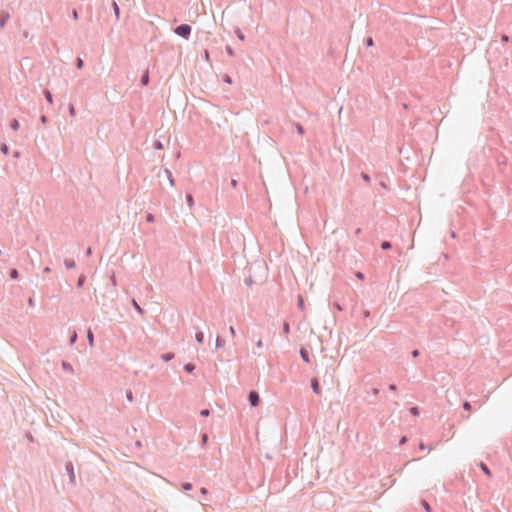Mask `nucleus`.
<instances>
[{
  "instance_id": "nucleus-32",
  "label": "nucleus",
  "mask_w": 512,
  "mask_h": 512,
  "mask_svg": "<svg viewBox=\"0 0 512 512\" xmlns=\"http://www.w3.org/2000/svg\"><path fill=\"white\" fill-rule=\"evenodd\" d=\"M365 45H366L367 47H371V46H373V45H374V40H373V38H372V37H367V38L365 39Z\"/></svg>"
},
{
  "instance_id": "nucleus-56",
  "label": "nucleus",
  "mask_w": 512,
  "mask_h": 512,
  "mask_svg": "<svg viewBox=\"0 0 512 512\" xmlns=\"http://www.w3.org/2000/svg\"><path fill=\"white\" fill-rule=\"evenodd\" d=\"M13 157L19 158L20 157V152L19 151H14Z\"/></svg>"
},
{
  "instance_id": "nucleus-43",
  "label": "nucleus",
  "mask_w": 512,
  "mask_h": 512,
  "mask_svg": "<svg viewBox=\"0 0 512 512\" xmlns=\"http://www.w3.org/2000/svg\"><path fill=\"white\" fill-rule=\"evenodd\" d=\"M40 122L41 124L45 125L48 122V117L46 115H41Z\"/></svg>"
},
{
  "instance_id": "nucleus-3",
  "label": "nucleus",
  "mask_w": 512,
  "mask_h": 512,
  "mask_svg": "<svg viewBox=\"0 0 512 512\" xmlns=\"http://www.w3.org/2000/svg\"><path fill=\"white\" fill-rule=\"evenodd\" d=\"M248 401L252 407H257L260 403V396L258 392L251 390L248 394Z\"/></svg>"
},
{
  "instance_id": "nucleus-51",
  "label": "nucleus",
  "mask_w": 512,
  "mask_h": 512,
  "mask_svg": "<svg viewBox=\"0 0 512 512\" xmlns=\"http://www.w3.org/2000/svg\"><path fill=\"white\" fill-rule=\"evenodd\" d=\"M389 390H391V391H396V390H397V385H396V384H393V383H392V384H390V385H389Z\"/></svg>"
},
{
  "instance_id": "nucleus-4",
  "label": "nucleus",
  "mask_w": 512,
  "mask_h": 512,
  "mask_svg": "<svg viewBox=\"0 0 512 512\" xmlns=\"http://www.w3.org/2000/svg\"><path fill=\"white\" fill-rule=\"evenodd\" d=\"M158 176L161 178L162 174H159ZM163 177L169 182L170 186H174V178L172 172L169 169H164Z\"/></svg>"
},
{
  "instance_id": "nucleus-29",
  "label": "nucleus",
  "mask_w": 512,
  "mask_h": 512,
  "mask_svg": "<svg viewBox=\"0 0 512 512\" xmlns=\"http://www.w3.org/2000/svg\"><path fill=\"white\" fill-rule=\"evenodd\" d=\"M295 127L299 135H303L305 133L304 127L301 124L296 123Z\"/></svg>"
},
{
  "instance_id": "nucleus-64",
  "label": "nucleus",
  "mask_w": 512,
  "mask_h": 512,
  "mask_svg": "<svg viewBox=\"0 0 512 512\" xmlns=\"http://www.w3.org/2000/svg\"><path fill=\"white\" fill-rule=\"evenodd\" d=\"M419 448L423 450L425 449V445L423 443H420Z\"/></svg>"
},
{
  "instance_id": "nucleus-13",
  "label": "nucleus",
  "mask_w": 512,
  "mask_h": 512,
  "mask_svg": "<svg viewBox=\"0 0 512 512\" xmlns=\"http://www.w3.org/2000/svg\"><path fill=\"white\" fill-rule=\"evenodd\" d=\"M87 340L90 346L94 345V335L90 328L87 331Z\"/></svg>"
},
{
  "instance_id": "nucleus-23",
  "label": "nucleus",
  "mask_w": 512,
  "mask_h": 512,
  "mask_svg": "<svg viewBox=\"0 0 512 512\" xmlns=\"http://www.w3.org/2000/svg\"><path fill=\"white\" fill-rule=\"evenodd\" d=\"M225 345V340L222 339L220 336L216 338V348H222Z\"/></svg>"
},
{
  "instance_id": "nucleus-28",
  "label": "nucleus",
  "mask_w": 512,
  "mask_h": 512,
  "mask_svg": "<svg viewBox=\"0 0 512 512\" xmlns=\"http://www.w3.org/2000/svg\"><path fill=\"white\" fill-rule=\"evenodd\" d=\"M421 505L426 512H431V506L426 500H421Z\"/></svg>"
},
{
  "instance_id": "nucleus-48",
  "label": "nucleus",
  "mask_w": 512,
  "mask_h": 512,
  "mask_svg": "<svg viewBox=\"0 0 512 512\" xmlns=\"http://www.w3.org/2000/svg\"><path fill=\"white\" fill-rule=\"evenodd\" d=\"M146 220H147V222H153V221H154V216H153L152 214H150V213H149V214H147V216H146Z\"/></svg>"
},
{
  "instance_id": "nucleus-31",
  "label": "nucleus",
  "mask_w": 512,
  "mask_h": 512,
  "mask_svg": "<svg viewBox=\"0 0 512 512\" xmlns=\"http://www.w3.org/2000/svg\"><path fill=\"white\" fill-rule=\"evenodd\" d=\"M235 34L239 40L243 41L245 39V36L240 29H236Z\"/></svg>"
},
{
  "instance_id": "nucleus-47",
  "label": "nucleus",
  "mask_w": 512,
  "mask_h": 512,
  "mask_svg": "<svg viewBox=\"0 0 512 512\" xmlns=\"http://www.w3.org/2000/svg\"><path fill=\"white\" fill-rule=\"evenodd\" d=\"M333 306L335 307V309H337L338 311H342L343 310V307L338 303V302H334L333 303Z\"/></svg>"
},
{
  "instance_id": "nucleus-36",
  "label": "nucleus",
  "mask_w": 512,
  "mask_h": 512,
  "mask_svg": "<svg viewBox=\"0 0 512 512\" xmlns=\"http://www.w3.org/2000/svg\"><path fill=\"white\" fill-rule=\"evenodd\" d=\"M297 306H298L300 309H303V308H304V300H303L302 296H299V297H298Z\"/></svg>"
},
{
  "instance_id": "nucleus-38",
  "label": "nucleus",
  "mask_w": 512,
  "mask_h": 512,
  "mask_svg": "<svg viewBox=\"0 0 512 512\" xmlns=\"http://www.w3.org/2000/svg\"><path fill=\"white\" fill-rule=\"evenodd\" d=\"M154 148H155V149H163V144H162V142H161V141H159V140H156V141L154 142Z\"/></svg>"
},
{
  "instance_id": "nucleus-52",
  "label": "nucleus",
  "mask_w": 512,
  "mask_h": 512,
  "mask_svg": "<svg viewBox=\"0 0 512 512\" xmlns=\"http://www.w3.org/2000/svg\"><path fill=\"white\" fill-rule=\"evenodd\" d=\"M463 407H464V409L468 410V409H470L471 405H470V403H469V402L465 401V402L463 403Z\"/></svg>"
},
{
  "instance_id": "nucleus-10",
  "label": "nucleus",
  "mask_w": 512,
  "mask_h": 512,
  "mask_svg": "<svg viewBox=\"0 0 512 512\" xmlns=\"http://www.w3.org/2000/svg\"><path fill=\"white\" fill-rule=\"evenodd\" d=\"M195 340L199 344H202L204 342V333L201 330H199V329H197V331H196Z\"/></svg>"
},
{
  "instance_id": "nucleus-39",
  "label": "nucleus",
  "mask_w": 512,
  "mask_h": 512,
  "mask_svg": "<svg viewBox=\"0 0 512 512\" xmlns=\"http://www.w3.org/2000/svg\"><path fill=\"white\" fill-rule=\"evenodd\" d=\"M126 398L128 401L132 402L133 401V393L131 390H128L126 391Z\"/></svg>"
},
{
  "instance_id": "nucleus-50",
  "label": "nucleus",
  "mask_w": 512,
  "mask_h": 512,
  "mask_svg": "<svg viewBox=\"0 0 512 512\" xmlns=\"http://www.w3.org/2000/svg\"><path fill=\"white\" fill-rule=\"evenodd\" d=\"M411 354H412V357L416 358V357H418V355H419V350L415 349V350H413V351L411 352Z\"/></svg>"
},
{
  "instance_id": "nucleus-26",
  "label": "nucleus",
  "mask_w": 512,
  "mask_h": 512,
  "mask_svg": "<svg viewBox=\"0 0 512 512\" xmlns=\"http://www.w3.org/2000/svg\"><path fill=\"white\" fill-rule=\"evenodd\" d=\"M186 201H187L188 206H189L190 208H192V207H193V205H194V199H193L192 194H187V195H186Z\"/></svg>"
},
{
  "instance_id": "nucleus-42",
  "label": "nucleus",
  "mask_w": 512,
  "mask_h": 512,
  "mask_svg": "<svg viewBox=\"0 0 512 512\" xmlns=\"http://www.w3.org/2000/svg\"><path fill=\"white\" fill-rule=\"evenodd\" d=\"M256 349L257 350H260L263 348V341L262 339H259L257 342H256V345H255Z\"/></svg>"
},
{
  "instance_id": "nucleus-49",
  "label": "nucleus",
  "mask_w": 512,
  "mask_h": 512,
  "mask_svg": "<svg viewBox=\"0 0 512 512\" xmlns=\"http://www.w3.org/2000/svg\"><path fill=\"white\" fill-rule=\"evenodd\" d=\"M229 331H230L231 336L235 337L236 331H235V328L233 326H230Z\"/></svg>"
},
{
  "instance_id": "nucleus-53",
  "label": "nucleus",
  "mask_w": 512,
  "mask_h": 512,
  "mask_svg": "<svg viewBox=\"0 0 512 512\" xmlns=\"http://www.w3.org/2000/svg\"><path fill=\"white\" fill-rule=\"evenodd\" d=\"M200 493H201L202 495H206V494H208V490H207V488L202 487V488L200 489Z\"/></svg>"
},
{
  "instance_id": "nucleus-2",
  "label": "nucleus",
  "mask_w": 512,
  "mask_h": 512,
  "mask_svg": "<svg viewBox=\"0 0 512 512\" xmlns=\"http://www.w3.org/2000/svg\"><path fill=\"white\" fill-rule=\"evenodd\" d=\"M65 470L68 474V477H69V481L72 485H75L76 484V476H75V472H74V466H73V463L72 462H67L66 465H65Z\"/></svg>"
},
{
  "instance_id": "nucleus-30",
  "label": "nucleus",
  "mask_w": 512,
  "mask_h": 512,
  "mask_svg": "<svg viewBox=\"0 0 512 512\" xmlns=\"http://www.w3.org/2000/svg\"><path fill=\"white\" fill-rule=\"evenodd\" d=\"M76 67L78 69H82L84 67V61L80 57L76 59Z\"/></svg>"
},
{
  "instance_id": "nucleus-9",
  "label": "nucleus",
  "mask_w": 512,
  "mask_h": 512,
  "mask_svg": "<svg viewBox=\"0 0 512 512\" xmlns=\"http://www.w3.org/2000/svg\"><path fill=\"white\" fill-rule=\"evenodd\" d=\"M479 468L483 471V473L485 475H487L488 477H491L492 476V472L491 470L489 469V467L484 463V462H480L478 464Z\"/></svg>"
},
{
  "instance_id": "nucleus-62",
  "label": "nucleus",
  "mask_w": 512,
  "mask_h": 512,
  "mask_svg": "<svg viewBox=\"0 0 512 512\" xmlns=\"http://www.w3.org/2000/svg\"><path fill=\"white\" fill-rule=\"evenodd\" d=\"M91 253H92L91 248H88L87 251H86V254L89 256V255H91Z\"/></svg>"
},
{
  "instance_id": "nucleus-59",
  "label": "nucleus",
  "mask_w": 512,
  "mask_h": 512,
  "mask_svg": "<svg viewBox=\"0 0 512 512\" xmlns=\"http://www.w3.org/2000/svg\"><path fill=\"white\" fill-rule=\"evenodd\" d=\"M50 271H51V269H50V267H49V266H46V267L44 268V272H45V273H49Z\"/></svg>"
},
{
  "instance_id": "nucleus-41",
  "label": "nucleus",
  "mask_w": 512,
  "mask_h": 512,
  "mask_svg": "<svg viewBox=\"0 0 512 512\" xmlns=\"http://www.w3.org/2000/svg\"><path fill=\"white\" fill-rule=\"evenodd\" d=\"M200 415L202 417H208L210 415V411L208 409H203L200 411Z\"/></svg>"
},
{
  "instance_id": "nucleus-60",
  "label": "nucleus",
  "mask_w": 512,
  "mask_h": 512,
  "mask_svg": "<svg viewBox=\"0 0 512 512\" xmlns=\"http://www.w3.org/2000/svg\"><path fill=\"white\" fill-rule=\"evenodd\" d=\"M364 316H365V317H369V316H370V312H369L368 310H365V311H364Z\"/></svg>"
},
{
  "instance_id": "nucleus-5",
  "label": "nucleus",
  "mask_w": 512,
  "mask_h": 512,
  "mask_svg": "<svg viewBox=\"0 0 512 512\" xmlns=\"http://www.w3.org/2000/svg\"><path fill=\"white\" fill-rule=\"evenodd\" d=\"M299 352H300V357L304 362H306V363L311 362L310 354H309V351L307 350V348L301 347Z\"/></svg>"
},
{
  "instance_id": "nucleus-27",
  "label": "nucleus",
  "mask_w": 512,
  "mask_h": 512,
  "mask_svg": "<svg viewBox=\"0 0 512 512\" xmlns=\"http://www.w3.org/2000/svg\"><path fill=\"white\" fill-rule=\"evenodd\" d=\"M0 150H1V152H2L4 155H7V154L9 153V150H10V149H9V146H8L7 144L2 143V144L0 145Z\"/></svg>"
},
{
  "instance_id": "nucleus-12",
  "label": "nucleus",
  "mask_w": 512,
  "mask_h": 512,
  "mask_svg": "<svg viewBox=\"0 0 512 512\" xmlns=\"http://www.w3.org/2000/svg\"><path fill=\"white\" fill-rule=\"evenodd\" d=\"M174 358V353L167 352L161 355V359L165 362H169Z\"/></svg>"
},
{
  "instance_id": "nucleus-20",
  "label": "nucleus",
  "mask_w": 512,
  "mask_h": 512,
  "mask_svg": "<svg viewBox=\"0 0 512 512\" xmlns=\"http://www.w3.org/2000/svg\"><path fill=\"white\" fill-rule=\"evenodd\" d=\"M9 276L11 279H18L19 277V272L17 269L15 268H12L10 271H9Z\"/></svg>"
},
{
  "instance_id": "nucleus-7",
  "label": "nucleus",
  "mask_w": 512,
  "mask_h": 512,
  "mask_svg": "<svg viewBox=\"0 0 512 512\" xmlns=\"http://www.w3.org/2000/svg\"><path fill=\"white\" fill-rule=\"evenodd\" d=\"M9 18H10L9 13L4 12V11L0 12V27L1 28H3L6 25Z\"/></svg>"
},
{
  "instance_id": "nucleus-46",
  "label": "nucleus",
  "mask_w": 512,
  "mask_h": 512,
  "mask_svg": "<svg viewBox=\"0 0 512 512\" xmlns=\"http://www.w3.org/2000/svg\"><path fill=\"white\" fill-rule=\"evenodd\" d=\"M501 40H502V42L507 43V42H509V36L506 34H502Z\"/></svg>"
},
{
  "instance_id": "nucleus-45",
  "label": "nucleus",
  "mask_w": 512,
  "mask_h": 512,
  "mask_svg": "<svg viewBox=\"0 0 512 512\" xmlns=\"http://www.w3.org/2000/svg\"><path fill=\"white\" fill-rule=\"evenodd\" d=\"M72 18H73L74 20H78V18H79V15H78V12H77V10H76V9H73V10H72Z\"/></svg>"
},
{
  "instance_id": "nucleus-55",
  "label": "nucleus",
  "mask_w": 512,
  "mask_h": 512,
  "mask_svg": "<svg viewBox=\"0 0 512 512\" xmlns=\"http://www.w3.org/2000/svg\"><path fill=\"white\" fill-rule=\"evenodd\" d=\"M224 81L227 82V83H231L232 82L231 77L228 76V75L225 76Z\"/></svg>"
},
{
  "instance_id": "nucleus-1",
  "label": "nucleus",
  "mask_w": 512,
  "mask_h": 512,
  "mask_svg": "<svg viewBox=\"0 0 512 512\" xmlns=\"http://www.w3.org/2000/svg\"><path fill=\"white\" fill-rule=\"evenodd\" d=\"M173 31L176 35L188 40L191 35L192 27L189 24H180L176 26Z\"/></svg>"
},
{
  "instance_id": "nucleus-11",
  "label": "nucleus",
  "mask_w": 512,
  "mask_h": 512,
  "mask_svg": "<svg viewBox=\"0 0 512 512\" xmlns=\"http://www.w3.org/2000/svg\"><path fill=\"white\" fill-rule=\"evenodd\" d=\"M64 265L67 269H73L76 266V263L73 259H65Z\"/></svg>"
},
{
  "instance_id": "nucleus-34",
  "label": "nucleus",
  "mask_w": 512,
  "mask_h": 512,
  "mask_svg": "<svg viewBox=\"0 0 512 512\" xmlns=\"http://www.w3.org/2000/svg\"><path fill=\"white\" fill-rule=\"evenodd\" d=\"M201 442H202V445L205 446L208 442V434L207 433H203L201 435Z\"/></svg>"
},
{
  "instance_id": "nucleus-35",
  "label": "nucleus",
  "mask_w": 512,
  "mask_h": 512,
  "mask_svg": "<svg viewBox=\"0 0 512 512\" xmlns=\"http://www.w3.org/2000/svg\"><path fill=\"white\" fill-rule=\"evenodd\" d=\"M410 413L414 416H417L419 415V408L417 406H414V407H411L410 408Z\"/></svg>"
},
{
  "instance_id": "nucleus-8",
  "label": "nucleus",
  "mask_w": 512,
  "mask_h": 512,
  "mask_svg": "<svg viewBox=\"0 0 512 512\" xmlns=\"http://www.w3.org/2000/svg\"><path fill=\"white\" fill-rule=\"evenodd\" d=\"M149 71L146 70L142 75H141V78H140V83L142 86H147L149 84Z\"/></svg>"
},
{
  "instance_id": "nucleus-15",
  "label": "nucleus",
  "mask_w": 512,
  "mask_h": 512,
  "mask_svg": "<svg viewBox=\"0 0 512 512\" xmlns=\"http://www.w3.org/2000/svg\"><path fill=\"white\" fill-rule=\"evenodd\" d=\"M62 368L65 371L71 372V373L74 371L72 365L69 362H67V361H62Z\"/></svg>"
},
{
  "instance_id": "nucleus-57",
  "label": "nucleus",
  "mask_w": 512,
  "mask_h": 512,
  "mask_svg": "<svg viewBox=\"0 0 512 512\" xmlns=\"http://www.w3.org/2000/svg\"><path fill=\"white\" fill-rule=\"evenodd\" d=\"M407 441V437L406 436H403L401 439H400V444H403Z\"/></svg>"
},
{
  "instance_id": "nucleus-6",
  "label": "nucleus",
  "mask_w": 512,
  "mask_h": 512,
  "mask_svg": "<svg viewBox=\"0 0 512 512\" xmlns=\"http://www.w3.org/2000/svg\"><path fill=\"white\" fill-rule=\"evenodd\" d=\"M311 388L315 394H321V387L317 378L311 379Z\"/></svg>"
},
{
  "instance_id": "nucleus-21",
  "label": "nucleus",
  "mask_w": 512,
  "mask_h": 512,
  "mask_svg": "<svg viewBox=\"0 0 512 512\" xmlns=\"http://www.w3.org/2000/svg\"><path fill=\"white\" fill-rule=\"evenodd\" d=\"M181 488L183 491H190V490H192L193 485L190 482H184L181 484Z\"/></svg>"
},
{
  "instance_id": "nucleus-63",
  "label": "nucleus",
  "mask_w": 512,
  "mask_h": 512,
  "mask_svg": "<svg viewBox=\"0 0 512 512\" xmlns=\"http://www.w3.org/2000/svg\"><path fill=\"white\" fill-rule=\"evenodd\" d=\"M231 184H232V186L235 187L237 185V181L236 180H232Z\"/></svg>"
},
{
  "instance_id": "nucleus-58",
  "label": "nucleus",
  "mask_w": 512,
  "mask_h": 512,
  "mask_svg": "<svg viewBox=\"0 0 512 512\" xmlns=\"http://www.w3.org/2000/svg\"><path fill=\"white\" fill-rule=\"evenodd\" d=\"M372 393H373L374 395H378L379 390H378L377 388H373V389H372Z\"/></svg>"
},
{
  "instance_id": "nucleus-33",
  "label": "nucleus",
  "mask_w": 512,
  "mask_h": 512,
  "mask_svg": "<svg viewBox=\"0 0 512 512\" xmlns=\"http://www.w3.org/2000/svg\"><path fill=\"white\" fill-rule=\"evenodd\" d=\"M283 333L284 334H289L290 333V325L288 322H284L283 324Z\"/></svg>"
},
{
  "instance_id": "nucleus-61",
  "label": "nucleus",
  "mask_w": 512,
  "mask_h": 512,
  "mask_svg": "<svg viewBox=\"0 0 512 512\" xmlns=\"http://www.w3.org/2000/svg\"><path fill=\"white\" fill-rule=\"evenodd\" d=\"M360 233H361V228H357V229L355 230V234H356V235H359Z\"/></svg>"
},
{
  "instance_id": "nucleus-37",
  "label": "nucleus",
  "mask_w": 512,
  "mask_h": 512,
  "mask_svg": "<svg viewBox=\"0 0 512 512\" xmlns=\"http://www.w3.org/2000/svg\"><path fill=\"white\" fill-rule=\"evenodd\" d=\"M361 177H362V179H363L365 182H367V183H369V182H370V180H371L370 176H369L367 173H365V172H362V173H361Z\"/></svg>"
},
{
  "instance_id": "nucleus-19",
  "label": "nucleus",
  "mask_w": 512,
  "mask_h": 512,
  "mask_svg": "<svg viewBox=\"0 0 512 512\" xmlns=\"http://www.w3.org/2000/svg\"><path fill=\"white\" fill-rule=\"evenodd\" d=\"M195 369V365L193 363H187L184 365V370L187 372V373H192Z\"/></svg>"
},
{
  "instance_id": "nucleus-18",
  "label": "nucleus",
  "mask_w": 512,
  "mask_h": 512,
  "mask_svg": "<svg viewBox=\"0 0 512 512\" xmlns=\"http://www.w3.org/2000/svg\"><path fill=\"white\" fill-rule=\"evenodd\" d=\"M85 281H86V276L85 275H80L78 280H77V287L78 288H82L85 284Z\"/></svg>"
},
{
  "instance_id": "nucleus-44",
  "label": "nucleus",
  "mask_w": 512,
  "mask_h": 512,
  "mask_svg": "<svg viewBox=\"0 0 512 512\" xmlns=\"http://www.w3.org/2000/svg\"><path fill=\"white\" fill-rule=\"evenodd\" d=\"M226 52L230 56H234L235 55L234 50L230 46H226Z\"/></svg>"
},
{
  "instance_id": "nucleus-40",
  "label": "nucleus",
  "mask_w": 512,
  "mask_h": 512,
  "mask_svg": "<svg viewBox=\"0 0 512 512\" xmlns=\"http://www.w3.org/2000/svg\"><path fill=\"white\" fill-rule=\"evenodd\" d=\"M69 114H70L71 116H75V115H76L75 107H74V105H72V104H70V105H69Z\"/></svg>"
},
{
  "instance_id": "nucleus-24",
  "label": "nucleus",
  "mask_w": 512,
  "mask_h": 512,
  "mask_svg": "<svg viewBox=\"0 0 512 512\" xmlns=\"http://www.w3.org/2000/svg\"><path fill=\"white\" fill-rule=\"evenodd\" d=\"M112 6H113V10H114L115 16L118 19L119 15H120V8H119V6L117 5V3L114 0L112 2Z\"/></svg>"
},
{
  "instance_id": "nucleus-14",
  "label": "nucleus",
  "mask_w": 512,
  "mask_h": 512,
  "mask_svg": "<svg viewBox=\"0 0 512 512\" xmlns=\"http://www.w3.org/2000/svg\"><path fill=\"white\" fill-rule=\"evenodd\" d=\"M43 93H44L45 99L50 104H52L53 103V95H52V93L48 89H45Z\"/></svg>"
},
{
  "instance_id": "nucleus-16",
  "label": "nucleus",
  "mask_w": 512,
  "mask_h": 512,
  "mask_svg": "<svg viewBox=\"0 0 512 512\" xmlns=\"http://www.w3.org/2000/svg\"><path fill=\"white\" fill-rule=\"evenodd\" d=\"M10 127L11 129H13L14 131H17L20 127V123L17 119H12L11 122H10Z\"/></svg>"
},
{
  "instance_id": "nucleus-54",
  "label": "nucleus",
  "mask_w": 512,
  "mask_h": 512,
  "mask_svg": "<svg viewBox=\"0 0 512 512\" xmlns=\"http://www.w3.org/2000/svg\"><path fill=\"white\" fill-rule=\"evenodd\" d=\"M356 277H357L358 279H364V274H363L362 272H357V273H356Z\"/></svg>"
},
{
  "instance_id": "nucleus-25",
  "label": "nucleus",
  "mask_w": 512,
  "mask_h": 512,
  "mask_svg": "<svg viewBox=\"0 0 512 512\" xmlns=\"http://www.w3.org/2000/svg\"><path fill=\"white\" fill-rule=\"evenodd\" d=\"M391 247H392V244H391V242H390V241L385 240V241H383V242L381 243V248H382L383 250H389V249H391Z\"/></svg>"
},
{
  "instance_id": "nucleus-17",
  "label": "nucleus",
  "mask_w": 512,
  "mask_h": 512,
  "mask_svg": "<svg viewBox=\"0 0 512 512\" xmlns=\"http://www.w3.org/2000/svg\"><path fill=\"white\" fill-rule=\"evenodd\" d=\"M78 339V335H77V332L74 330L71 335H70V338H69V344L70 345H74L76 343Z\"/></svg>"
},
{
  "instance_id": "nucleus-22",
  "label": "nucleus",
  "mask_w": 512,
  "mask_h": 512,
  "mask_svg": "<svg viewBox=\"0 0 512 512\" xmlns=\"http://www.w3.org/2000/svg\"><path fill=\"white\" fill-rule=\"evenodd\" d=\"M132 305L134 307V309L140 313V314H143L144 313V310L141 308V306L136 302L135 299L132 300Z\"/></svg>"
}]
</instances>
